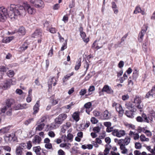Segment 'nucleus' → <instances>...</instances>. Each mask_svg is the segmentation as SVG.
Returning a JSON list of instances; mask_svg holds the SVG:
<instances>
[{"instance_id": "f257e3e1", "label": "nucleus", "mask_w": 155, "mask_h": 155, "mask_svg": "<svg viewBox=\"0 0 155 155\" xmlns=\"http://www.w3.org/2000/svg\"><path fill=\"white\" fill-rule=\"evenodd\" d=\"M9 8L12 13L11 16L14 18H16L18 15L25 16L26 14V11L31 15L35 14L36 12L35 9L31 7L27 2H24L21 4H11Z\"/></svg>"}, {"instance_id": "f03ea898", "label": "nucleus", "mask_w": 155, "mask_h": 155, "mask_svg": "<svg viewBox=\"0 0 155 155\" xmlns=\"http://www.w3.org/2000/svg\"><path fill=\"white\" fill-rule=\"evenodd\" d=\"M130 138L128 137H126L124 139L119 140L118 142V144L120 146V149L122 150L121 153L126 154L127 152V150L125 146L128 145L130 142Z\"/></svg>"}, {"instance_id": "7ed1b4c3", "label": "nucleus", "mask_w": 155, "mask_h": 155, "mask_svg": "<svg viewBox=\"0 0 155 155\" xmlns=\"http://www.w3.org/2000/svg\"><path fill=\"white\" fill-rule=\"evenodd\" d=\"M13 100L12 99H8L6 101V105L4 107L1 109V112L5 113L6 112V114L9 116L12 114V110L11 106L12 104Z\"/></svg>"}, {"instance_id": "20e7f679", "label": "nucleus", "mask_w": 155, "mask_h": 155, "mask_svg": "<svg viewBox=\"0 0 155 155\" xmlns=\"http://www.w3.org/2000/svg\"><path fill=\"white\" fill-rule=\"evenodd\" d=\"M10 6L8 7V9L9 10V13L8 12L7 9L4 7H0V21L4 22L6 19L8 15H10L11 18H14L11 16L12 13L10 12Z\"/></svg>"}, {"instance_id": "39448f33", "label": "nucleus", "mask_w": 155, "mask_h": 155, "mask_svg": "<svg viewBox=\"0 0 155 155\" xmlns=\"http://www.w3.org/2000/svg\"><path fill=\"white\" fill-rule=\"evenodd\" d=\"M67 117L66 114H60L54 120V123L56 125L58 126L61 124L63 121L67 118Z\"/></svg>"}, {"instance_id": "423d86ee", "label": "nucleus", "mask_w": 155, "mask_h": 155, "mask_svg": "<svg viewBox=\"0 0 155 155\" xmlns=\"http://www.w3.org/2000/svg\"><path fill=\"white\" fill-rule=\"evenodd\" d=\"M112 107H115L116 110L118 113L119 117H122L124 113V110L121 105L119 104L114 102L113 103Z\"/></svg>"}, {"instance_id": "0eeeda50", "label": "nucleus", "mask_w": 155, "mask_h": 155, "mask_svg": "<svg viewBox=\"0 0 155 155\" xmlns=\"http://www.w3.org/2000/svg\"><path fill=\"white\" fill-rule=\"evenodd\" d=\"M134 103L135 104L136 107L141 112L142 109L143 107V105L141 102V98L138 97L136 96L134 99Z\"/></svg>"}, {"instance_id": "6e6552de", "label": "nucleus", "mask_w": 155, "mask_h": 155, "mask_svg": "<svg viewBox=\"0 0 155 155\" xmlns=\"http://www.w3.org/2000/svg\"><path fill=\"white\" fill-rule=\"evenodd\" d=\"M112 134L113 136L120 137L125 135V132L124 130L115 129L114 130Z\"/></svg>"}, {"instance_id": "1a4fd4ad", "label": "nucleus", "mask_w": 155, "mask_h": 155, "mask_svg": "<svg viewBox=\"0 0 155 155\" xmlns=\"http://www.w3.org/2000/svg\"><path fill=\"white\" fill-rule=\"evenodd\" d=\"M148 27L147 26H144L142 28L141 31L139 33L138 36V41L141 42L143 40V37L146 33Z\"/></svg>"}, {"instance_id": "9d476101", "label": "nucleus", "mask_w": 155, "mask_h": 155, "mask_svg": "<svg viewBox=\"0 0 155 155\" xmlns=\"http://www.w3.org/2000/svg\"><path fill=\"white\" fill-rule=\"evenodd\" d=\"M18 32V34L20 35H25L26 33V31L25 28L23 27H21L19 29L18 31V30H15L14 31H12V32H8L9 34L13 35L16 32Z\"/></svg>"}, {"instance_id": "9b49d317", "label": "nucleus", "mask_w": 155, "mask_h": 155, "mask_svg": "<svg viewBox=\"0 0 155 155\" xmlns=\"http://www.w3.org/2000/svg\"><path fill=\"white\" fill-rule=\"evenodd\" d=\"M33 150L35 152L36 155H45V153L43 150L41 152V149L40 146L35 147H33Z\"/></svg>"}, {"instance_id": "f8f14e48", "label": "nucleus", "mask_w": 155, "mask_h": 155, "mask_svg": "<svg viewBox=\"0 0 155 155\" xmlns=\"http://www.w3.org/2000/svg\"><path fill=\"white\" fill-rule=\"evenodd\" d=\"M102 91V92H105L108 94H112L113 93V91L107 85H104Z\"/></svg>"}, {"instance_id": "ddd939ff", "label": "nucleus", "mask_w": 155, "mask_h": 155, "mask_svg": "<svg viewBox=\"0 0 155 155\" xmlns=\"http://www.w3.org/2000/svg\"><path fill=\"white\" fill-rule=\"evenodd\" d=\"M147 98H155V85L152 88L151 90L146 95Z\"/></svg>"}, {"instance_id": "4468645a", "label": "nucleus", "mask_w": 155, "mask_h": 155, "mask_svg": "<svg viewBox=\"0 0 155 155\" xmlns=\"http://www.w3.org/2000/svg\"><path fill=\"white\" fill-rule=\"evenodd\" d=\"M92 104L91 102H89L84 105V107L86 108V112L88 114H90V112L92 110L91 108Z\"/></svg>"}, {"instance_id": "2eb2a0df", "label": "nucleus", "mask_w": 155, "mask_h": 155, "mask_svg": "<svg viewBox=\"0 0 155 155\" xmlns=\"http://www.w3.org/2000/svg\"><path fill=\"white\" fill-rule=\"evenodd\" d=\"M11 84L9 80L4 81L0 85V87L3 89L6 90L10 87Z\"/></svg>"}, {"instance_id": "dca6fc26", "label": "nucleus", "mask_w": 155, "mask_h": 155, "mask_svg": "<svg viewBox=\"0 0 155 155\" xmlns=\"http://www.w3.org/2000/svg\"><path fill=\"white\" fill-rule=\"evenodd\" d=\"M42 36V32L40 29L36 30L32 35V37L34 38H40Z\"/></svg>"}, {"instance_id": "f3484780", "label": "nucleus", "mask_w": 155, "mask_h": 155, "mask_svg": "<svg viewBox=\"0 0 155 155\" xmlns=\"http://www.w3.org/2000/svg\"><path fill=\"white\" fill-rule=\"evenodd\" d=\"M110 115L108 111L106 110L103 112L102 116H101V118L103 120H107L110 118Z\"/></svg>"}, {"instance_id": "a211bd4d", "label": "nucleus", "mask_w": 155, "mask_h": 155, "mask_svg": "<svg viewBox=\"0 0 155 155\" xmlns=\"http://www.w3.org/2000/svg\"><path fill=\"white\" fill-rule=\"evenodd\" d=\"M142 116L143 119V122L149 123L153 120V118L151 117H147L146 115L145 114H143L142 115Z\"/></svg>"}, {"instance_id": "6ab92c4d", "label": "nucleus", "mask_w": 155, "mask_h": 155, "mask_svg": "<svg viewBox=\"0 0 155 155\" xmlns=\"http://www.w3.org/2000/svg\"><path fill=\"white\" fill-rule=\"evenodd\" d=\"M44 2L41 0H38L35 5V7L41 8H44Z\"/></svg>"}, {"instance_id": "aec40b11", "label": "nucleus", "mask_w": 155, "mask_h": 155, "mask_svg": "<svg viewBox=\"0 0 155 155\" xmlns=\"http://www.w3.org/2000/svg\"><path fill=\"white\" fill-rule=\"evenodd\" d=\"M39 101H37L36 104L34 106L33 108L34 111L33 112V114H37L38 111L39 110V107H40Z\"/></svg>"}, {"instance_id": "412c9836", "label": "nucleus", "mask_w": 155, "mask_h": 155, "mask_svg": "<svg viewBox=\"0 0 155 155\" xmlns=\"http://www.w3.org/2000/svg\"><path fill=\"white\" fill-rule=\"evenodd\" d=\"M41 140V139L40 137L38 135H35L32 140V142L35 144H39Z\"/></svg>"}, {"instance_id": "4be33fe9", "label": "nucleus", "mask_w": 155, "mask_h": 155, "mask_svg": "<svg viewBox=\"0 0 155 155\" xmlns=\"http://www.w3.org/2000/svg\"><path fill=\"white\" fill-rule=\"evenodd\" d=\"M136 111V109L133 108L130 110L126 111V114L127 117L132 118L133 117V112Z\"/></svg>"}, {"instance_id": "5701e85b", "label": "nucleus", "mask_w": 155, "mask_h": 155, "mask_svg": "<svg viewBox=\"0 0 155 155\" xmlns=\"http://www.w3.org/2000/svg\"><path fill=\"white\" fill-rule=\"evenodd\" d=\"M141 13V14L142 15H144L145 13L144 11L142 10L140 7L139 6H137L135 8V10L134 12V13L137 14V13Z\"/></svg>"}, {"instance_id": "b1692460", "label": "nucleus", "mask_w": 155, "mask_h": 155, "mask_svg": "<svg viewBox=\"0 0 155 155\" xmlns=\"http://www.w3.org/2000/svg\"><path fill=\"white\" fill-rule=\"evenodd\" d=\"M28 44L25 42L24 44L19 48V51L20 52H23L26 50L28 48Z\"/></svg>"}, {"instance_id": "393cba45", "label": "nucleus", "mask_w": 155, "mask_h": 155, "mask_svg": "<svg viewBox=\"0 0 155 155\" xmlns=\"http://www.w3.org/2000/svg\"><path fill=\"white\" fill-rule=\"evenodd\" d=\"M138 71V70L136 68H134L132 75V78L133 79H136L137 78L139 74Z\"/></svg>"}, {"instance_id": "a878e982", "label": "nucleus", "mask_w": 155, "mask_h": 155, "mask_svg": "<svg viewBox=\"0 0 155 155\" xmlns=\"http://www.w3.org/2000/svg\"><path fill=\"white\" fill-rule=\"evenodd\" d=\"M80 35L81 37L82 38L83 40V41L87 43L89 41V38H85L86 37V35L85 33L84 32H82L80 33Z\"/></svg>"}, {"instance_id": "bb28decb", "label": "nucleus", "mask_w": 155, "mask_h": 155, "mask_svg": "<svg viewBox=\"0 0 155 155\" xmlns=\"http://www.w3.org/2000/svg\"><path fill=\"white\" fill-rule=\"evenodd\" d=\"M57 81V79L54 77H51L49 79L48 83L53 84L54 86H55L56 84V82Z\"/></svg>"}, {"instance_id": "cd10ccee", "label": "nucleus", "mask_w": 155, "mask_h": 155, "mask_svg": "<svg viewBox=\"0 0 155 155\" xmlns=\"http://www.w3.org/2000/svg\"><path fill=\"white\" fill-rule=\"evenodd\" d=\"M39 124L35 128L36 131H40L42 130L45 126V124L43 123Z\"/></svg>"}, {"instance_id": "c85d7f7f", "label": "nucleus", "mask_w": 155, "mask_h": 155, "mask_svg": "<svg viewBox=\"0 0 155 155\" xmlns=\"http://www.w3.org/2000/svg\"><path fill=\"white\" fill-rule=\"evenodd\" d=\"M23 149L21 147H18L17 148L16 150V155H21L22 153Z\"/></svg>"}, {"instance_id": "c756f323", "label": "nucleus", "mask_w": 155, "mask_h": 155, "mask_svg": "<svg viewBox=\"0 0 155 155\" xmlns=\"http://www.w3.org/2000/svg\"><path fill=\"white\" fill-rule=\"evenodd\" d=\"M81 66V60H78L76 63V65L74 68L75 70L77 71L79 68Z\"/></svg>"}, {"instance_id": "7c9ffc66", "label": "nucleus", "mask_w": 155, "mask_h": 155, "mask_svg": "<svg viewBox=\"0 0 155 155\" xmlns=\"http://www.w3.org/2000/svg\"><path fill=\"white\" fill-rule=\"evenodd\" d=\"M73 118L76 121H78L79 120V115L78 113L74 112L72 115Z\"/></svg>"}, {"instance_id": "2f4dec72", "label": "nucleus", "mask_w": 155, "mask_h": 155, "mask_svg": "<svg viewBox=\"0 0 155 155\" xmlns=\"http://www.w3.org/2000/svg\"><path fill=\"white\" fill-rule=\"evenodd\" d=\"M13 39V37H6L4 39L3 42L5 43H9Z\"/></svg>"}, {"instance_id": "473e14b6", "label": "nucleus", "mask_w": 155, "mask_h": 155, "mask_svg": "<svg viewBox=\"0 0 155 155\" xmlns=\"http://www.w3.org/2000/svg\"><path fill=\"white\" fill-rule=\"evenodd\" d=\"M140 140L141 141L148 142L149 140V139L148 138H146L145 135L144 134H142L140 136Z\"/></svg>"}, {"instance_id": "72a5a7b5", "label": "nucleus", "mask_w": 155, "mask_h": 155, "mask_svg": "<svg viewBox=\"0 0 155 155\" xmlns=\"http://www.w3.org/2000/svg\"><path fill=\"white\" fill-rule=\"evenodd\" d=\"M73 73L72 72L71 74H68L64 76V78L63 79V82H64L66 81L71 76L73 75Z\"/></svg>"}, {"instance_id": "f704fd0d", "label": "nucleus", "mask_w": 155, "mask_h": 155, "mask_svg": "<svg viewBox=\"0 0 155 155\" xmlns=\"http://www.w3.org/2000/svg\"><path fill=\"white\" fill-rule=\"evenodd\" d=\"M14 72L13 70H9L7 73V75L9 77L12 78L14 75Z\"/></svg>"}, {"instance_id": "c9c22d12", "label": "nucleus", "mask_w": 155, "mask_h": 155, "mask_svg": "<svg viewBox=\"0 0 155 155\" xmlns=\"http://www.w3.org/2000/svg\"><path fill=\"white\" fill-rule=\"evenodd\" d=\"M148 45V41L147 40H146L142 45L144 51H147Z\"/></svg>"}, {"instance_id": "e433bc0d", "label": "nucleus", "mask_w": 155, "mask_h": 155, "mask_svg": "<svg viewBox=\"0 0 155 155\" xmlns=\"http://www.w3.org/2000/svg\"><path fill=\"white\" fill-rule=\"evenodd\" d=\"M9 129L8 127H5L0 130V134H5L7 132Z\"/></svg>"}, {"instance_id": "4c0bfd02", "label": "nucleus", "mask_w": 155, "mask_h": 155, "mask_svg": "<svg viewBox=\"0 0 155 155\" xmlns=\"http://www.w3.org/2000/svg\"><path fill=\"white\" fill-rule=\"evenodd\" d=\"M95 90V87L94 86H91L89 87L88 89V91L89 93L88 95H90L92 93V92Z\"/></svg>"}, {"instance_id": "58836bf2", "label": "nucleus", "mask_w": 155, "mask_h": 155, "mask_svg": "<svg viewBox=\"0 0 155 155\" xmlns=\"http://www.w3.org/2000/svg\"><path fill=\"white\" fill-rule=\"evenodd\" d=\"M50 22L48 21H46L44 23V28H46V30H48V29L49 28V26L50 25Z\"/></svg>"}, {"instance_id": "ea45409f", "label": "nucleus", "mask_w": 155, "mask_h": 155, "mask_svg": "<svg viewBox=\"0 0 155 155\" xmlns=\"http://www.w3.org/2000/svg\"><path fill=\"white\" fill-rule=\"evenodd\" d=\"M8 68L7 67L3 66H0V72L2 73L6 72L8 70Z\"/></svg>"}, {"instance_id": "a19ab883", "label": "nucleus", "mask_w": 155, "mask_h": 155, "mask_svg": "<svg viewBox=\"0 0 155 155\" xmlns=\"http://www.w3.org/2000/svg\"><path fill=\"white\" fill-rule=\"evenodd\" d=\"M15 137V134H9L8 136L6 137V138L8 139L9 141H11L13 140Z\"/></svg>"}, {"instance_id": "79ce46f5", "label": "nucleus", "mask_w": 155, "mask_h": 155, "mask_svg": "<svg viewBox=\"0 0 155 155\" xmlns=\"http://www.w3.org/2000/svg\"><path fill=\"white\" fill-rule=\"evenodd\" d=\"M67 40H65V42L63 43L62 46L61 48V51H63L66 49L67 48Z\"/></svg>"}, {"instance_id": "37998d69", "label": "nucleus", "mask_w": 155, "mask_h": 155, "mask_svg": "<svg viewBox=\"0 0 155 155\" xmlns=\"http://www.w3.org/2000/svg\"><path fill=\"white\" fill-rule=\"evenodd\" d=\"M126 107L129 110H131L133 109V105L131 103H126L125 104Z\"/></svg>"}, {"instance_id": "c03bdc74", "label": "nucleus", "mask_w": 155, "mask_h": 155, "mask_svg": "<svg viewBox=\"0 0 155 155\" xmlns=\"http://www.w3.org/2000/svg\"><path fill=\"white\" fill-rule=\"evenodd\" d=\"M47 119V117L46 116H44L41 118L38 121V124L39 123H42L43 122H45Z\"/></svg>"}, {"instance_id": "a18cd8bd", "label": "nucleus", "mask_w": 155, "mask_h": 155, "mask_svg": "<svg viewBox=\"0 0 155 155\" xmlns=\"http://www.w3.org/2000/svg\"><path fill=\"white\" fill-rule=\"evenodd\" d=\"M73 137V135L69 133L67 135V139H68L67 141L68 142L70 141L71 142L72 141V139Z\"/></svg>"}, {"instance_id": "49530a36", "label": "nucleus", "mask_w": 155, "mask_h": 155, "mask_svg": "<svg viewBox=\"0 0 155 155\" xmlns=\"http://www.w3.org/2000/svg\"><path fill=\"white\" fill-rule=\"evenodd\" d=\"M146 130L145 128L144 127H139L137 129V131L139 133L143 132L145 133V130Z\"/></svg>"}, {"instance_id": "de8ad7c7", "label": "nucleus", "mask_w": 155, "mask_h": 155, "mask_svg": "<svg viewBox=\"0 0 155 155\" xmlns=\"http://www.w3.org/2000/svg\"><path fill=\"white\" fill-rule=\"evenodd\" d=\"M48 31H49L52 34H54L56 33L57 31V30L54 28L51 27L49 28L48 29Z\"/></svg>"}, {"instance_id": "09e8293b", "label": "nucleus", "mask_w": 155, "mask_h": 155, "mask_svg": "<svg viewBox=\"0 0 155 155\" xmlns=\"http://www.w3.org/2000/svg\"><path fill=\"white\" fill-rule=\"evenodd\" d=\"M33 121V118H30L25 121L24 122V123L25 125H28L32 121Z\"/></svg>"}, {"instance_id": "8fccbe9b", "label": "nucleus", "mask_w": 155, "mask_h": 155, "mask_svg": "<svg viewBox=\"0 0 155 155\" xmlns=\"http://www.w3.org/2000/svg\"><path fill=\"white\" fill-rule=\"evenodd\" d=\"M70 125L71 124L70 122H67L65 124L63 125L62 126V127L64 129L67 130L68 129Z\"/></svg>"}, {"instance_id": "3c124183", "label": "nucleus", "mask_w": 155, "mask_h": 155, "mask_svg": "<svg viewBox=\"0 0 155 155\" xmlns=\"http://www.w3.org/2000/svg\"><path fill=\"white\" fill-rule=\"evenodd\" d=\"M87 90L86 89H81L79 92V94L81 96H83L86 93Z\"/></svg>"}, {"instance_id": "603ef678", "label": "nucleus", "mask_w": 155, "mask_h": 155, "mask_svg": "<svg viewBox=\"0 0 155 155\" xmlns=\"http://www.w3.org/2000/svg\"><path fill=\"white\" fill-rule=\"evenodd\" d=\"M45 147L46 148L49 149H52V145L50 143L45 144Z\"/></svg>"}, {"instance_id": "864d4df0", "label": "nucleus", "mask_w": 155, "mask_h": 155, "mask_svg": "<svg viewBox=\"0 0 155 155\" xmlns=\"http://www.w3.org/2000/svg\"><path fill=\"white\" fill-rule=\"evenodd\" d=\"M94 115L96 117H101V113L100 112L95 110L93 112Z\"/></svg>"}, {"instance_id": "5fc2aeb1", "label": "nucleus", "mask_w": 155, "mask_h": 155, "mask_svg": "<svg viewBox=\"0 0 155 155\" xmlns=\"http://www.w3.org/2000/svg\"><path fill=\"white\" fill-rule=\"evenodd\" d=\"M91 121L92 124H96L98 122V120L95 117H92L91 118Z\"/></svg>"}, {"instance_id": "6e6d98bb", "label": "nucleus", "mask_w": 155, "mask_h": 155, "mask_svg": "<svg viewBox=\"0 0 155 155\" xmlns=\"http://www.w3.org/2000/svg\"><path fill=\"white\" fill-rule=\"evenodd\" d=\"M29 107L28 104L25 103L23 104H21V109H26L28 108Z\"/></svg>"}, {"instance_id": "4d7b16f0", "label": "nucleus", "mask_w": 155, "mask_h": 155, "mask_svg": "<svg viewBox=\"0 0 155 155\" xmlns=\"http://www.w3.org/2000/svg\"><path fill=\"white\" fill-rule=\"evenodd\" d=\"M48 134L49 136L51 137H54L55 136V134L54 132L52 131H50L48 132Z\"/></svg>"}, {"instance_id": "13d9d810", "label": "nucleus", "mask_w": 155, "mask_h": 155, "mask_svg": "<svg viewBox=\"0 0 155 155\" xmlns=\"http://www.w3.org/2000/svg\"><path fill=\"white\" fill-rule=\"evenodd\" d=\"M144 133L146 134L147 136L148 137H151L152 134L151 131L149 130H145Z\"/></svg>"}, {"instance_id": "bf43d9fd", "label": "nucleus", "mask_w": 155, "mask_h": 155, "mask_svg": "<svg viewBox=\"0 0 155 155\" xmlns=\"http://www.w3.org/2000/svg\"><path fill=\"white\" fill-rule=\"evenodd\" d=\"M60 99L59 98H58L57 99H53L52 102V104L53 105H54L57 104Z\"/></svg>"}, {"instance_id": "052dcab7", "label": "nucleus", "mask_w": 155, "mask_h": 155, "mask_svg": "<svg viewBox=\"0 0 155 155\" xmlns=\"http://www.w3.org/2000/svg\"><path fill=\"white\" fill-rule=\"evenodd\" d=\"M135 147L137 149H140L141 147V145L140 143L137 142L135 143Z\"/></svg>"}, {"instance_id": "680f3d73", "label": "nucleus", "mask_w": 155, "mask_h": 155, "mask_svg": "<svg viewBox=\"0 0 155 155\" xmlns=\"http://www.w3.org/2000/svg\"><path fill=\"white\" fill-rule=\"evenodd\" d=\"M147 150L149 151L153 155H155V153H154V151L153 149H151L150 146H148L147 147Z\"/></svg>"}, {"instance_id": "e2e57ef3", "label": "nucleus", "mask_w": 155, "mask_h": 155, "mask_svg": "<svg viewBox=\"0 0 155 155\" xmlns=\"http://www.w3.org/2000/svg\"><path fill=\"white\" fill-rule=\"evenodd\" d=\"M104 125L107 128L111 127V123L110 122H106L104 123Z\"/></svg>"}, {"instance_id": "0e129e2a", "label": "nucleus", "mask_w": 155, "mask_h": 155, "mask_svg": "<svg viewBox=\"0 0 155 155\" xmlns=\"http://www.w3.org/2000/svg\"><path fill=\"white\" fill-rule=\"evenodd\" d=\"M106 130L107 132L110 133L112 132V133L113 131L114 130L113 129V127H108L107 128Z\"/></svg>"}, {"instance_id": "69168bd1", "label": "nucleus", "mask_w": 155, "mask_h": 155, "mask_svg": "<svg viewBox=\"0 0 155 155\" xmlns=\"http://www.w3.org/2000/svg\"><path fill=\"white\" fill-rule=\"evenodd\" d=\"M124 62L122 61H121L119 62L118 66L119 68H121L124 66Z\"/></svg>"}, {"instance_id": "338daca9", "label": "nucleus", "mask_w": 155, "mask_h": 155, "mask_svg": "<svg viewBox=\"0 0 155 155\" xmlns=\"http://www.w3.org/2000/svg\"><path fill=\"white\" fill-rule=\"evenodd\" d=\"M10 82V84L11 83L12 85H14L16 84V80L15 79L13 78L12 79H11L8 80Z\"/></svg>"}, {"instance_id": "774afa93", "label": "nucleus", "mask_w": 155, "mask_h": 155, "mask_svg": "<svg viewBox=\"0 0 155 155\" xmlns=\"http://www.w3.org/2000/svg\"><path fill=\"white\" fill-rule=\"evenodd\" d=\"M68 16H67L66 15H64L62 19V21H63L64 23H65L67 22L68 21Z\"/></svg>"}]
</instances>
